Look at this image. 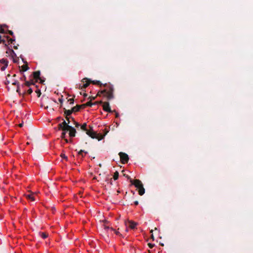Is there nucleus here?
I'll list each match as a JSON object with an SVG mask.
<instances>
[{
	"label": "nucleus",
	"mask_w": 253,
	"mask_h": 253,
	"mask_svg": "<svg viewBox=\"0 0 253 253\" xmlns=\"http://www.w3.org/2000/svg\"><path fill=\"white\" fill-rule=\"evenodd\" d=\"M58 129L62 130H66V128L61 124V123L58 124Z\"/></svg>",
	"instance_id": "obj_30"
},
{
	"label": "nucleus",
	"mask_w": 253,
	"mask_h": 253,
	"mask_svg": "<svg viewBox=\"0 0 253 253\" xmlns=\"http://www.w3.org/2000/svg\"><path fill=\"white\" fill-rule=\"evenodd\" d=\"M119 172L118 171H116L114 172V175H113V179L115 180H117L119 178Z\"/></svg>",
	"instance_id": "obj_26"
},
{
	"label": "nucleus",
	"mask_w": 253,
	"mask_h": 253,
	"mask_svg": "<svg viewBox=\"0 0 253 253\" xmlns=\"http://www.w3.org/2000/svg\"><path fill=\"white\" fill-rule=\"evenodd\" d=\"M134 204L135 205V206H137L138 205V202L137 201H135L134 202Z\"/></svg>",
	"instance_id": "obj_54"
},
{
	"label": "nucleus",
	"mask_w": 253,
	"mask_h": 253,
	"mask_svg": "<svg viewBox=\"0 0 253 253\" xmlns=\"http://www.w3.org/2000/svg\"><path fill=\"white\" fill-rule=\"evenodd\" d=\"M20 75H21V77L19 78L20 81L25 82L26 81V77L25 75L24 74Z\"/></svg>",
	"instance_id": "obj_25"
},
{
	"label": "nucleus",
	"mask_w": 253,
	"mask_h": 253,
	"mask_svg": "<svg viewBox=\"0 0 253 253\" xmlns=\"http://www.w3.org/2000/svg\"><path fill=\"white\" fill-rule=\"evenodd\" d=\"M111 231H115V229L113 227H110V229Z\"/></svg>",
	"instance_id": "obj_57"
},
{
	"label": "nucleus",
	"mask_w": 253,
	"mask_h": 253,
	"mask_svg": "<svg viewBox=\"0 0 253 253\" xmlns=\"http://www.w3.org/2000/svg\"><path fill=\"white\" fill-rule=\"evenodd\" d=\"M61 119H62L61 117H59L57 118V120L58 121H60Z\"/></svg>",
	"instance_id": "obj_59"
},
{
	"label": "nucleus",
	"mask_w": 253,
	"mask_h": 253,
	"mask_svg": "<svg viewBox=\"0 0 253 253\" xmlns=\"http://www.w3.org/2000/svg\"><path fill=\"white\" fill-rule=\"evenodd\" d=\"M61 133V137L62 138H65L66 137V133L68 130H62Z\"/></svg>",
	"instance_id": "obj_33"
},
{
	"label": "nucleus",
	"mask_w": 253,
	"mask_h": 253,
	"mask_svg": "<svg viewBox=\"0 0 253 253\" xmlns=\"http://www.w3.org/2000/svg\"><path fill=\"white\" fill-rule=\"evenodd\" d=\"M75 97V95H73V98H70L68 100V102H69V104L71 105H73L74 103V98Z\"/></svg>",
	"instance_id": "obj_28"
},
{
	"label": "nucleus",
	"mask_w": 253,
	"mask_h": 253,
	"mask_svg": "<svg viewBox=\"0 0 253 253\" xmlns=\"http://www.w3.org/2000/svg\"><path fill=\"white\" fill-rule=\"evenodd\" d=\"M68 127V130H69V136L71 137H73L75 136V134L76 133V129L72 126H67Z\"/></svg>",
	"instance_id": "obj_12"
},
{
	"label": "nucleus",
	"mask_w": 253,
	"mask_h": 253,
	"mask_svg": "<svg viewBox=\"0 0 253 253\" xmlns=\"http://www.w3.org/2000/svg\"><path fill=\"white\" fill-rule=\"evenodd\" d=\"M102 86L105 87L103 90H99L96 96L101 97L103 96L107 98L108 100H110L114 98V88L113 84L110 83L102 84Z\"/></svg>",
	"instance_id": "obj_1"
},
{
	"label": "nucleus",
	"mask_w": 253,
	"mask_h": 253,
	"mask_svg": "<svg viewBox=\"0 0 253 253\" xmlns=\"http://www.w3.org/2000/svg\"><path fill=\"white\" fill-rule=\"evenodd\" d=\"M24 83L25 85H26L27 87H30L31 85H35V82H34L33 79H31L29 81H26Z\"/></svg>",
	"instance_id": "obj_16"
},
{
	"label": "nucleus",
	"mask_w": 253,
	"mask_h": 253,
	"mask_svg": "<svg viewBox=\"0 0 253 253\" xmlns=\"http://www.w3.org/2000/svg\"><path fill=\"white\" fill-rule=\"evenodd\" d=\"M66 120L68 121V124L70 123V117H68V118H65Z\"/></svg>",
	"instance_id": "obj_51"
},
{
	"label": "nucleus",
	"mask_w": 253,
	"mask_h": 253,
	"mask_svg": "<svg viewBox=\"0 0 253 253\" xmlns=\"http://www.w3.org/2000/svg\"><path fill=\"white\" fill-rule=\"evenodd\" d=\"M6 34H8L9 35H11L12 37H15L13 32L11 30H9L8 29H7Z\"/></svg>",
	"instance_id": "obj_36"
},
{
	"label": "nucleus",
	"mask_w": 253,
	"mask_h": 253,
	"mask_svg": "<svg viewBox=\"0 0 253 253\" xmlns=\"http://www.w3.org/2000/svg\"><path fill=\"white\" fill-rule=\"evenodd\" d=\"M26 87H27V86L26 85H25V83H23V84H20V89L21 90V92H22L23 91L24 89H25L26 90Z\"/></svg>",
	"instance_id": "obj_31"
},
{
	"label": "nucleus",
	"mask_w": 253,
	"mask_h": 253,
	"mask_svg": "<svg viewBox=\"0 0 253 253\" xmlns=\"http://www.w3.org/2000/svg\"><path fill=\"white\" fill-rule=\"evenodd\" d=\"M104 229L106 231H108L110 229V227L106 225H104Z\"/></svg>",
	"instance_id": "obj_45"
},
{
	"label": "nucleus",
	"mask_w": 253,
	"mask_h": 253,
	"mask_svg": "<svg viewBox=\"0 0 253 253\" xmlns=\"http://www.w3.org/2000/svg\"><path fill=\"white\" fill-rule=\"evenodd\" d=\"M12 84L16 86V91L19 95L24 96L25 94H26V90L25 89H24L23 91L21 92L20 89V84L17 80H15V82H12Z\"/></svg>",
	"instance_id": "obj_3"
},
{
	"label": "nucleus",
	"mask_w": 253,
	"mask_h": 253,
	"mask_svg": "<svg viewBox=\"0 0 253 253\" xmlns=\"http://www.w3.org/2000/svg\"><path fill=\"white\" fill-rule=\"evenodd\" d=\"M103 109L104 111L108 113H112L113 110L110 108L109 103L108 102H105L103 104Z\"/></svg>",
	"instance_id": "obj_10"
},
{
	"label": "nucleus",
	"mask_w": 253,
	"mask_h": 253,
	"mask_svg": "<svg viewBox=\"0 0 253 253\" xmlns=\"http://www.w3.org/2000/svg\"><path fill=\"white\" fill-rule=\"evenodd\" d=\"M62 120L63 121V122L61 123V124H62L64 127L66 128V130H68V127L67 126H70L68 125V123H66V122L63 119H62Z\"/></svg>",
	"instance_id": "obj_24"
},
{
	"label": "nucleus",
	"mask_w": 253,
	"mask_h": 253,
	"mask_svg": "<svg viewBox=\"0 0 253 253\" xmlns=\"http://www.w3.org/2000/svg\"><path fill=\"white\" fill-rule=\"evenodd\" d=\"M39 235L43 239H45L48 237V234L46 232H39Z\"/></svg>",
	"instance_id": "obj_17"
},
{
	"label": "nucleus",
	"mask_w": 253,
	"mask_h": 253,
	"mask_svg": "<svg viewBox=\"0 0 253 253\" xmlns=\"http://www.w3.org/2000/svg\"><path fill=\"white\" fill-rule=\"evenodd\" d=\"M18 45H14L13 46V48L15 49H17L18 48Z\"/></svg>",
	"instance_id": "obj_56"
},
{
	"label": "nucleus",
	"mask_w": 253,
	"mask_h": 253,
	"mask_svg": "<svg viewBox=\"0 0 253 253\" xmlns=\"http://www.w3.org/2000/svg\"><path fill=\"white\" fill-rule=\"evenodd\" d=\"M74 123L75 125V126L76 127H78L79 126H80V124L76 121Z\"/></svg>",
	"instance_id": "obj_46"
},
{
	"label": "nucleus",
	"mask_w": 253,
	"mask_h": 253,
	"mask_svg": "<svg viewBox=\"0 0 253 253\" xmlns=\"http://www.w3.org/2000/svg\"><path fill=\"white\" fill-rule=\"evenodd\" d=\"M130 182L131 185H134L137 189H139L143 186L142 182L139 179L132 180L130 179Z\"/></svg>",
	"instance_id": "obj_7"
},
{
	"label": "nucleus",
	"mask_w": 253,
	"mask_h": 253,
	"mask_svg": "<svg viewBox=\"0 0 253 253\" xmlns=\"http://www.w3.org/2000/svg\"><path fill=\"white\" fill-rule=\"evenodd\" d=\"M0 26L2 27V28H4V29H7L8 28V26L5 24H0Z\"/></svg>",
	"instance_id": "obj_42"
},
{
	"label": "nucleus",
	"mask_w": 253,
	"mask_h": 253,
	"mask_svg": "<svg viewBox=\"0 0 253 253\" xmlns=\"http://www.w3.org/2000/svg\"><path fill=\"white\" fill-rule=\"evenodd\" d=\"M109 183H110V184H111V185H112V178H111V179H110V182H109Z\"/></svg>",
	"instance_id": "obj_61"
},
{
	"label": "nucleus",
	"mask_w": 253,
	"mask_h": 253,
	"mask_svg": "<svg viewBox=\"0 0 253 253\" xmlns=\"http://www.w3.org/2000/svg\"><path fill=\"white\" fill-rule=\"evenodd\" d=\"M9 57L11 59L14 63H18L19 62V57H17L15 51L11 49V54L9 55Z\"/></svg>",
	"instance_id": "obj_8"
},
{
	"label": "nucleus",
	"mask_w": 253,
	"mask_h": 253,
	"mask_svg": "<svg viewBox=\"0 0 253 253\" xmlns=\"http://www.w3.org/2000/svg\"><path fill=\"white\" fill-rule=\"evenodd\" d=\"M91 80L87 78H84L82 80V82L84 83L82 86H83L84 90L89 86L90 84H91Z\"/></svg>",
	"instance_id": "obj_9"
},
{
	"label": "nucleus",
	"mask_w": 253,
	"mask_h": 253,
	"mask_svg": "<svg viewBox=\"0 0 253 253\" xmlns=\"http://www.w3.org/2000/svg\"><path fill=\"white\" fill-rule=\"evenodd\" d=\"M81 106L79 105H77L76 106H74L72 108L71 110L73 113H75L80 111L81 109Z\"/></svg>",
	"instance_id": "obj_18"
},
{
	"label": "nucleus",
	"mask_w": 253,
	"mask_h": 253,
	"mask_svg": "<svg viewBox=\"0 0 253 253\" xmlns=\"http://www.w3.org/2000/svg\"><path fill=\"white\" fill-rule=\"evenodd\" d=\"M79 106H81V109H82V108L84 109V108L85 107H86V106H85V104H82V105H79Z\"/></svg>",
	"instance_id": "obj_48"
},
{
	"label": "nucleus",
	"mask_w": 253,
	"mask_h": 253,
	"mask_svg": "<svg viewBox=\"0 0 253 253\" xmlns=\"http://www.w3.org/2000/svg\"><path fill=\"white\" fill-rule=\"evenodd\" d=\"M126 232H128V229L127 228V227H126V230H125Z\"/></svg>",
	"instance_id": "obj_63"
},
{
	"label": "nucleus",
	"mask_w": 253,
	"mask_h": 253,
	"mask_svg": "<svg viewBox=\"0 0 253 253\" xmlns=\"http://www.w3.org/2000/svg\"><path fill=\"white\" fill-rule=\"evenodd\" d=\"M32 76L33 77V79L35 80L36 82L40 81V83L42 84L44 82V80H42L40 77L41 72L40 71L33 72Z\"/></svg>",
	"instance_id": "obj_6"
},
{
	"label": "nucleus",
	"mask_w": 253,
	"mask_h": 253,
	"mask_svg": "<svg viewBox=\"0 0 253 253\" xmlns=\"http://www.w3.org/2000/svg\"><path fill=\"white\" fill-rule=\"evenodd\" d=\"M129 223V228L131 229H134L136 228V226L137 225V223L134 222L132 220H128Z\"/></svg>",
	"instance_id": "obj_13"
},
{
	"label": "nucleus",
	"mask_w": 253,
	"mask_h": 253,
	"mask_svg": "<svg viewBox=\"0 0 253 253\" xmlns=\"http://www.w3.org/2000/svg\"><path fill=\"white\" fill-rule=\"evenodd\" d=\"M116 235L119 236L122 238H124V237L123 236L122 234H121L118 230H115L114 231Z\"/></svg>",
	"instance_id": "obj_37"
},
{
	"label": "nucleus",
	"mask_w": 253,
	"mask_h": 253,
	"mask_svg": "<svg viewBox=\"0 0 253 253\" xmlns=\"http://www.w3.org/2000/svg\"><path fill=\"white\" fill-rule=\"evenodd\" d=\"M86 106L91 107L93 105H96L97 102H95L94 103H92L91 101H88L86 103H85Z\"/></svg>",
	"instance_id": "obj_27"
},
{
	"label": "nucleus",
	"mask_w": 253,
	"mask_h": 253,
	"mask_svg": "<svg viewBox=\"0 0 253 253\" xmlns=\"http://www.w3.org/2000/svg\"><path fill=\"white\" fill-rule=\"evenodd\" d=\"M22 61L24 63V64H28V62L25 60L24 58H22Z\"/></svg>",
	"instance_id": "obj_49"
},
{
	"label": "nucleus",
	"mask_w": 253,
	"mask_h": 253,
	"mask_svg": "<svg viewBox=\"0 0 253 253\" xmlns=\"http://www.w3.org/2000/svg\"><path fill=\"white\" fill-rule=\"evenodd\" d=\"M70 119H72V121H73L74 122V123L76 121L75 120V119L74 118H73L72 117H70Z\"/></svg>",
	"instance_id": "obj_58"
},
{
	"label": "nucleus",
	"mask_w": 253,
	"mask_h": 253,
	"mask_svg": "<svg viewBox=\"0 0 253 253\" xmlns=\"http://www.w3.org/2000/svg\"><path fill=\"white\" fill-rule=\"evenodd\" d=\"M124 175L127 178V179H129L130 178V177L128 175H126L125 174H124Z\"/></svg>",
	"instance_id": "obj_55"
},
{
	"label": "nucleus",
	"mask_w": 253,
	"mask_h": 253,
	"mask_svg": "<svg viewBox=\"0 0 253 253\" xmlns=\"http://www.w3.org/2000/svg\"><path fill=\"white\" fill-rule=\"evenodd\" d=\"M119 155L120 157V161L122 164H125L127 163L129 160V157L127 154L124 152H120Z\"/></svg>",
	"instance_id": "obj_5"
},
{
	"label": "nucleus",
	"mask_w": 253,
	"mask_h": 253,
	"mask_svg": "<svg viewBox=\"0 0 253 253\" xmlns=\"http://www.w3.org/2000/svg\"><path fill=\"white\" fill-rule=\"evenodd\" d=\"M97 102V104H103L104 103V102H103L102 101H96Z\"/></svg>",
	"instance_id": "obj_53"
},
{
	"label": "nucleus",
	"mask_w": 253,
	"mask_h": 253,
	"mask_svg": "<svg viewBox=\"0 0 253 253\" xmlns=\"http://www.w3.org/2000/svg\"><path fill=\"white\" fill-rule=\"evenodd\" d=\"M27 198L31 200L32 201H35V199L33 194H28L26 195Z\"/></svg>",
	"instance_id": "obj_20"
},
{
	"label": "nucleus",
	"mask_w": 253,
	"mask_h": 253,
	"mask_svg": "<svg viewBox=\"0 0 253 253\" xmlns=\"http://www.w3.org/2000/svg\"><path fill=\"white\" fill-rule=\"evenodd\" d=\"M12 49L11 47H8V48L6 49V53L8 54V56H9V55L11 54V50Z\"/></svg>",
	"instance_id": "obj_38"
},
{
	"label": "nucleus",
	"mask_w": 253,
	"mask_h": 253,
	"mask_svg": "<svg viewBox=\"0 0 253 253\" xmlns=\"http://www.w3.org/2000/svg\"><path fill=\"white\" fill-rule=\"evenodd\" d=\"M113 112L115 113V117L116 118H118L119 117V114L118 112H117L115 110L113 111Z\"/></svg>",
	"instance_id": "obj_44"
},
{
	"label": "nucleus",
	"mask_w": 253,
	"mask_h": 253,
	"mask_svg": "<svg viewBox=\"0 0 253 253\" xmlns=\"http://www.w3.org/2000/svg\"><path fill=\"white\" fill-rule=\"evenodd\" d=\"M5 83V84L6 85H7V84H8L10 83V82H9V80H8L6 79V81H5V83Z\"/></svg>",
	"instance_id": "obj_50"
},
{
	"label": "nucleus",
	"mask_w": 253,
	"mask_h": 253,
	"mask_svg": "<svg viewBox=\"0 0 253 253\" xmlns=\"http://www.w3.org/2000/svg\"><path fill=\"white\" fill-rule=\"evenodd\" d=\"M96 98V96H94V97H91V99L92 100H94Z\"/></svg>",
	"instance_id": "obj_64"
},
{
	"label": "nucleus",
	"mask_w": 253,
	"mask_h": 253,
	"mask_svg": "<svg viewBox=\"0 0 253 253\" xmlns=\"http://www.w3.org/2000/svg\"><path fill=\"white\" fill-rule=\"evenodd\" d=\"M84 95V97H86V96H87V94H86V93H84V95Z\"/></svg>",
	"instance_id": "obj_62"
},
{
	"label": "nucleus",
	"mask_w": 253,
	"mask_h": 253,
	"mask_svg": "<svg viewBox=\"0 0 253 253\" xmlns=\"http://www.w3.org/2000/svg\"><path fill=\"white\" fill-rule=\"evenodd\" d=\"M35 91L37 93V97H39L40 96V95H41V90L39 89H37Z\"/></svg>",
	"instance_id": "obj_40"
},
{
	"label": "nucleus",
	"mask_w": 253,
	"mask_h": 253,
	"mask_svg": "<svg viewBox=\"0 0 253 253\" xmlns=\"http://www.w3.org/2000/svg\"><path fill=\"white\" fill-rule=\"evenodd\" d=\"M8 60L6 58H2L0 59V70L4 71L7 68L8 65Z\"/></svg>",
	"instance_id": "obj_4"
},
{
	"label": "nucleus",
	"mask_w": 253,
	"mask_h": 253,
	"mask_svg": "<svg viewBox=\"0 0 253 253\" xmlns=\"http://www.w3.org/2000/svg\"><path fill=\"white\" fill-rule=\"evenodd\" d=\"M6 43V42L5 40H4V39H2V37H1V38H0V43H2L3 44H5Z\"/></svg>",
	"instance_id": "obj_43"
},
{
	"label": "nucleus",
	"mask_w": 253,
	"mask_h": 253,
	"mask_svg": "<svg viewBox=\"0 0 253 253\" xmlns=\"http://www.w3.org/2000/svg\"><path fill=\"white\" fill-rule=\"evenodd\" d=\"M138 189L139 194L140 196H142L145 193V189L144 188L143 186L139 188Z\"/></svg>",
	"instance_id": "obj_22"
},
{
	"label": "nucleus",
	"mask_w": 253,
	"mask_h": 253,
	"mask_svg": "<svg viewBox=\"0 0 253 253\" xmlns=\"http://www.w3.org/2000/svg\"><path fill=\"white\" fill-rule=\"evenodd\" d=\"M6 30H5L4 28H2V27L0 26V34H6Z\"/></svg>",
	"instance_id": "obj_35"
},
{
	"label": "nucleus",
	"mask_w": 253,
	"mask_h": 253,
	"mask_svg": "<svg viewBox=\"0 0 253 253\" xmlns=\"http://www.w3.org/2000/svg\"><path fill=\"white\" fill-rule=\"evenodd\" d=\"M87 124L86 123H84L83 125L81 126V128L85 131H86L88 129L86 128Z\"/></svg>",
	"instance_id": "obj_23"
},
{
	"label": "nucleus",
	"mask_w": 253,
	"mask_h": 253,
	"mask_svg": "<svg viewBox=\"0 0 253 253\" xmlns=\"http://www.w3.org/2000/svg\"><path fill=\"white\" fill-rule=\"evenodd\" d=\"M64 110V115L65 118H68V117H71L70 116L73 113L72 110H66L65 108H63Z\"/></svg>",
	"instance_id": "obj_14"
},
{
	"label": "nucleus",
	"mask_w": 253,
	"mask_h": 253,
	"mask_svg": "<svg viewBox=\"0 0 253 253\" xmlns=\"http://www.w3.org/2000/svg\"><path fill=\"white\" fill-rule=\"evenodd\" d=\"M91 83L92 84H93L99 85L100 87L102 86V83L99 81L91 80Z\"/></svg>",
	"instance_id": "obj_21"
},
{
	"label": "nucleus",
	"mask_w": 253,
	"mask_h": 253,
	"mask_svg": "<svg viewBox=\"0 0 253 253\" xmlns=\"http://www.w3.org/2000/svg\"><path fill=\"white\" fill-rule=\"evenodd\" d=\"M87 154V152L86 151H84L83 150H81L80 151L78 152V155L79 157H81V160H83V158L84 157L85 155Z\"/></svg>",
	"instance_id": "obj_15"
},
{
	"label": "nucleus",
	"mask_w": 253,
	"mask_h": 253,
	"mask_svg": "<svg viewBox=\"0 0 253 253\" xmlns=\"http://www.w3.org/2000/svg\"><path fill=\"white\" fill-rule=\"evenodd\" d=\"M58 101L61 103L60 107L62 106V104L63 102V96L62 95L61 97L58 98Z\"/></svg>",
	"instance_id": "obj_39"
},
{
	"label": "nucleus",
	"mask_w": 253,
	"mask_h": 253,
	"mask_svg": "<svg viewBox=\"0 0 253 253\" xmlns=\"http://www.w3.org/2000/svg\"><path fill=\"white\" fill-rule=\"evenodd\" d=\"M4 47L6 48V49H7L8 48V47H10L9 46V44H7V43H6L5 44H4Z\"/></svg>",
	"instance_id": "obj_47"
},
{
	"label": "nucleus",
	"mask_w": 253,
	"mask_h": 253,
	"mask_svg": "<svg viewBox=\"0 0 253 253\" xmlns=\"http://www.w3.org/2000/svg\"><path fill=\"white\" fill-rule=\"evenodd\" d=\"M28 89H26V94H31L33 92V89L31 87H28Z\"/></svg>",
	"instance_id": "obj_32"
},
{
	"label": "nucleus",
	"mask_w": 253,
	"mask_h": 253,
	"mask_svg": "<svg viewBox=\"0 0 253 253\" xmlns=\"http://www.w3.org/2000/svg\"><path fill=\"white\" fill-rule=\"evenodd\" d=\"M4 37L8 40L9 44L10 43H13V42L15 41V37H12V38H10L9 36H4Z\"/></svg>",
	"instance_id": "obj_19"
},
{
	"label": "nucleus",
	"mask_w": 253,
	"mask_h": 253,
	"mask_svg": "<svg viewBox=\"0 0 253 253\" xmlns=\"http://www.w3.org/2000/svg\"><path fill=\"white\" fill-rule=\"evenodd\" d=\"M65 141L66 143H68L69 142V141L68 139L66 138V137L65 138H63Z\"/></svg>",
	"instance_id": "obj_52"
},
{
	"label": "nucleus",
	"mask_w": 253,
	"mask_h": 253,
	"mask_svg": "<svg viewBox=\"0 0 253 253\" xmlns=\"http://www.w3.org/2000/svg\"><path fill=\"white\" fill-rule=\"evenodd\" d=\"M82 85H83V84L82 83H80V84H76V87L79 88V89H82L83 90H84V89L83 88V86H82Z\"/></svg>",
	"instance_id": "obj_34"
},
{
	"label": "nucleus",
	"mask_w": 253,
	"mask_h": 253,
	"mask_svg": "<svg viewBox=\"0 0 253 253\" xmlns=\"http://www.w3.org/2000/svg\"><path fill=\"white\" fill-rule=\"evenodd\" d=\"M148 247L150 249H153L154 246H155V244H153V243H148Z\"/></svg>",
	"instance_id": "obj_41"
},
{
	"label": "nucleus",
	"mask_w": 253,
	"mask_h": 253,
	"mask_svg": "<svg viewBox=\"0 0 253 253\" xmlns=\"http://www.w3.org/2000/svg\"><path fill=\"white\" fill-rule=\"evenodd\" d=\"M60 157L63 159H64L66 161H68V159L67 156L65 155V154L62 153L60 155Z\"/></svg>",
	"instance_id": "obj_29"
},
{
	"label": "nucleus",
	"mask_w": 253,
	"mask_h": 253,
	"mask_svg": "<svg viewBox=\"0 0 253 253\" xmlns=\"http://www.w3.org/2000/svg\"><path fill=\"white\" fill-rule=\"evenodd\" d=\"M19 73L20 74H23L24 72L27 71L29 69V67L28 66V64H24L21 66H19Z\"/></svg>",
	"instance_id": "obj_11"
},
{
	"label": "nucleus",
	"mask_w": 253,
	"mask_h": 253,
	"mask_svg": "<svg viewBox=\"0 0 253 253\" xmlns=\"http://www.w3.org/2000/svg\"><path fill=\"white\" fill-rule=\"evenodd\" d=\"M90 129L87 130L86 131V133L90 137L92 138H95L98 139L99 141L102 140L105 136L107 134V133L109 132V130H108L107 128H105L104 133V134H101L100 133H97L96 132H95L93 130V127L92 126H89Z\"/></svg>",
	"instance_id": "obj_2"
},
{
	"label": "nucleus",
	"mask_w": 253,
	"mask_h": 253,
	"mask_svg": "<svg viewBox=\"0 0 253 253\" xmlns=\"http://www.w3.org/2000/svg\"><path fill=\"white\" fill-rule=\"evenodd\" d=\"M23 126V123L20 124L19 125V126L20 127H22V126Z\"/></svg>",
	"instance_id": "obj_60"
}]
</instances>
